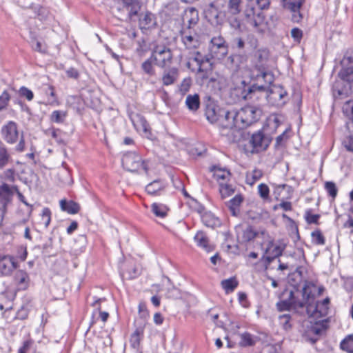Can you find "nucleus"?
<instances>
[{
    "instance_id": "7",
    "label": "nucleus",
    "mask_w": 353,
    "mask_h": 353,
    "mask_svg": "<svg viewBox=\"0 0 353 353\" xmlns=\"http://www.w3.org/2000/svg\"><path fill=\"white\" fill-rule=\"evenodd\" d=\"M189 59L196 63L198 65V74L200 75L202 80L208 79L209 73L212 70L211 58L208 55L203 56L199 51H194Z\"/></svg>"
},
{
    "instance_id": "53",
    "label": "nucleus",
    "mask_w": 353,
    "mask_h": 353,
    "mask_svg": "<svg viewBox=\"0 0 353 353\" xmlns=\"http://www.w3.org/2000/svg\"><path fill=\"white\" fill-rule=\"evenodd\" d=\"M320 218V214H312L311 210H307L305 212V219L306 222L308 224H319V219Z\"/></svg>"
},
{
    "instance_id": "15",
    "label": "nucleus",
    "mask_w": 353,
    "mask_h": 353,
    "mask_svg": "<svg viewBox=\"0 0 353 353\" xmlns=\"http://www.w3.org/2000/svg\"><path fill=\"white\" fill-rule=\"evenodd\" d=\"M270 142L271 139L261 132L253 134L250 140L252 146V152L259 153L265 151Z\"/></svg>"
},
{
    "instance_id": "19",
    "label": "nucleus",
    "mask_w": 353,
    "mask_h": 353,
    "mask_svg": "<svg viewBox=\"0 0 353 353\" xmlns=\"http://www.w3.org/2000/svg\"><path fill=\"white\" fill-rule=\"evenodd\" d=\"M269 57V52L266 49L257 50L254 53L255 68L259 71L261 68H267V61Z\"/></svg>"
},
{
    "instance_id": "12",
    "label": "nucleus",
    "mask_w": 353,
    "mask_h": 353,
    "mask_svg": "<svg viewBox=\"0 0 353 353\" xmlns=\"http://www.w3.org/2000/svg\"><path fill=\"white\" fill-rule=\"evenodd\" d=\"M211 54L210 58H216L217 59H223L228 52V47L225 43V41L223 37L219 36L213 37L211 39V47H210Z\"/></svg>"
},
{
    "instance_id": "64",
    "label": "nucleus",
    "mask_w": 353,
    "mask_h": 353,
    "mask_svg": "<svg viewBox=\"0 0 353 353\" xmlns=\"http://www.w3.org/2000/svg\"><path fill=\"white\" fill-rule=\"evenodd\" d=\"M288 300H290L294 307H299L300 308H303L305 306L306 303L303 301H296L294 296V293L293 291L290 292L289 298Z\"/></svg>"
},
{
    "instance_id": "24",
    "label": "nucleus",
    "mask_w": 353,
    "mask_h": 353,
    "mask_svg": "<svg viewBox=\"0 0 353 353\" xmlns=\"http://www.w3.org/2000/svg\"><path fill=\"white\" fill-rule=\"evenodd\" d=\"M197 246L202 248L207 252L212 251V248L209 245V239L206 234L203 231H198L194 237Z\"/></svg>"
},
{
    "instance_id": "45",
    "label": "nucleus",
    "mask_w": 353,
    "mask_h": 353,
    "mask_svg": "<svg viewBox=\"0 0 353 353\" xmlns=\"http://www.w3.org/2000/svg\"><path fill=\"white\" fill-rule=\"evenodd\" d=\"M240 345L243 347L253 346L255 345V341L250 333L245 332L241 334Z\"/></svg>"
},
{
    "instance_id": "47",
    "label": "nucleus",
    "mask_w": 353,
    "mask_h": 353,
    "mask_svg": "<svg viewBox=\"0 0 353 353\" xmlns=\"http://www.w3.org/2000/svg\"><path fill=\"white\" fill-rule=\"evenodd\" d=\"M258 74H256V77H261L264 81L268 83H272L274 80L273 74L271 72H270L267 68H261V70L258 71Z\"/></svg>"
},
{
    "instance_id": "29",
    "label": "nucleus",
    "mask_w": 353,
    "mask_h": 353,
    "mask_svg": "<svg viewBox=\"0 0 353 353\" xmlns=\"http://www.w3.org/2000/svg\"><path fill=\"white\" fill-rule=\"evenodd\" d=\"M144 326L141 325L136 328L134 332L131 334L130 339V345L133 349H138L140 345L141 336H143Z\"/></svg>"
},
{
    "instance_id": "8",
    "label": "nucleus",
    "mask_w": 353,
    "mask_h": 353,
    "mask_svg": "<svg viewBox=\"0 0 353 353\" xmlns=\"http://www.w3.org/2000/svg\"><path fill=\"white\" fill-rule=\"evenodd\" d=\"M287 246L283 240H279L278 245H274V239L268 241L265 250V254L262 259L265 260L266 265H270L275 259L283 254Z\"/></svg>"
},
{
    "instance_id": "32",
    "label": "nucleus",
    "mask_w": 353,
    "mask_h": 353,
    "mask_svg": "<svg viewBox=\"0 0 353 353\" xmlns=\"http://www.w3.org/2000/svg\"><path fill=\"white\" fill-rule=\"evenodd\" d=\"M343 113L350 120L347 122V127L350 129V125H353V100L346 101L342 108Z\"/></svg>"
},
{
    "instance_id": "13",
    "label": "nucleus",
    "mask_w": 353,
    "mask_h": 353,
    "mask_svg": "<svg viewBox=\"0 0 353 353\" xmlns=\"http://www.w3.org/2000/svg\"><path fill=\"white\" fill-rule=\"evenodd\" d=\"M330 299L326 297L322 301H317L315 304L309 303L306 305L307 313L313 317H324L327 315Z\"/></svg>"
},
{
    "instance_id": "1",
    "label": "nucleus",
    "mask_w": 353,
    "mask_h": 353,
    "mask_svg": "<svg viewBox=\"0 0 353 353\" xmlns=\"http://www.w3.org/2000/svg\"><path fill=\"white\" fill-rule=\"evenodd\" d=\"M242 11V0H228L223 10L224 17L230 27L237 32H242L239 14Z\"/></svg>"
},
{
    "instance_id": "30",
    "label": "nucleus",
    "mask_w": 353,
    "mask_h": 353,
    "mask_svg": "<svg viewBox=\"0 0 353 353\" xmlns=\"http://www.w3.org/2000/svg\"><path fill=\"white\" fill-rule=\"evenodd\" d=\"M132 124L137 130H143L146 132L148 130V123L146 120L140 114H135L130 117Z\"/></svg>"
},
{
    "instance_id": "55",
    "label": "nucleus",
    "mask_w": 353,
    "mask_h": 353,
    "mask_svg": "<svg viewBox=\"0 0 353 353\" xmlns=\"http://www.w3.org/2000/svg\"><path fill=\"white\" fill-rule=\"evenodd\" d=\"M29 308L27 305H23L16 313L15 318L19 320H25L29 314Z\"/></svg>"
},
{
    "instance_id": "49",
    "label": "nucleus",
    "mask_w": 353,
    "mask_h": 353,
    "mask_svg": "<svg viewBox=\"0 0 353 353\" xmlns=\"http://www.w3.org/2000/svg\"><path fill=\"white\" fill-rule=\"evenodd\" d=\"M41 221L45 228H47L51 221V211L48 208H44L41 212Z\"/></svg>"
},
{
    "instance_id": "35",
    "label": "nucleus",
    "mask_w": 353,
    "mask_h": 353,
    "mask_svg": "<svg viewBox=\"0 0 353 353\" xmlns=\"http://www.w3.org/2000/svg\"><path fill=\"white\" fill-rule=\"evenodd\" d=\"M185 105L191 111L197 110L200 105L199 96L197 94L188 95L185 99Z\"/></svg>"
},
{
    "instance_id": "59",
    "label": "nucleus",
    "mask_w": 353,
    "mask_h": 353,
    "mask_svg": "<svg viewBox=\"0 0 353 353\" xmlns=\"http://www.w3.org/2000/svg\"><path fill=\"white\" fill-rule=\"evenodd\" d=\"M191 86V79L190 78L184 79L179 85V92L182 94H185L188 92Z\"/></svg>"
},
{
    "instance_id": "60",
    "label": "nucleus",
    "mask_w": 353,
    "mask_h": 353,
    "mask_svg": "<svg viewBox=\"0 0 353 353\" xmlns=\"http://www.w3.org/2000/svg\"><path fill=\"white\" fill-rule=\"evenodd\" d=\"M291 37L294 41L299 43L303 38V31L299 28H294L291 30Z\"/></svg>"
},
{
    "instance_id": "40",
    "label": "nucleus",
    "mask_w": 353,
    "mask_h": 353,
    "mask_svg": "<svg viewBox=\"0 0 353 353\" xmlns=\"http://www.w3.org/2000/svg\"><path fill=\"white\" fill-rule=\"evenodd\" d=\"M340 347L343 351L348 353H353V334H349L343 339L341 343Z\"/></svg>"
},
{
    "instance_id": "21",
    "label": "nucleus",
    "mask_w": 353,
    "mask_h": 353,
    "mask_svg": "<svg viewBox=\"0 0 353 353\" xmlns=\"http://www.w3.org/2000/svg\"><path fill=\"white\" fill-rule=\"evenodd\" d=\"M236 89L241 90V97L246 99L248 95L256 90H263L264 87L263 85H249L246 83L245 81L241 80L239 85H236Z\"/></svg>"
},
{
    "instance_id": "57",
    "label": "nucleus",
    "mask_w": 353,
    "mask_h": 353,
    "mask_svg": "<svg viewBox=\"0 0 353 353\" xmlns=\"http://www.w3.org/2000/svg\"><path fill=\"white\" fill-rule=\"evenodd\" d=\"M210 21L211 23L216 25H219L223 23V19L219 16L217 10H212L209 12Z\"/></svg>"
},
{
    "instance_id": "46",
    "label": "nucleus",
    "mask_w": 353,
    "mask_h": 353,
    "mask_svg": "<svg viewBox=\"0 0 353 353\" xmlns=\"http://www.w3.org/2000/svg\"><path fill=\"white\" fill-rule=\"evenodd\" d=\"M288 132V130H285L281 134L276 137L274 144V147L276 148H283L285 145V143L289 139Z\"/></svg>"
},
{
    "instance_id": "44",
    "label": "nucleus",
    "mask_w": 353,
    "mask_h": 353,
    "mask_svg": "<svg viewBox=\"0 0 353 353\" xmlns=\"http://www.w3.org/2000/svg\"><path fill=\"white\" fill-rule=\"evenodd\" d=\"M66 115L67 113L65 111L54 110L51 113L50 119L53 123H61L64 121Z\"/></svg>"
},
{
    "instance_id": "33",
    "label": "nucleus",
    "mask_w": 353,
    "mask_h": 353,
    "mask_svg": "<svg viewBox=\"0 0 353 353\" xmlns=\"http://www.w3.org/2000/svg\"><path fill=\"white\" fill-rule=\"evenodd\" d=\"M156 25V19L152 13L147 12L140 19L141 28L150 29Z\"/></svg>"
},
{
    "instance_id": "26",
    "label": "nucleus",
    "mask_w": 353,
    "mask_h": 353,
    "mask_svg": "<svg viewBox=\"0 0 353 353\" xmlns=\"http://www.w3.org/2000/svg\"><path fill=\"white\" fill-rule=\"evenodd\" d=\"M14 279L20 290H26L28 288L29 276L26 271H17L14 274Z\"/></svg>"
},
{
    "instance_id": "38",
    "label": "nucleus",
    "mask_w": 353,
    "mask_h": 353,
    "mask_svg": "<svg viewBox=\"0 0 353 353\" xmlns=\"http://www.w3.org/2000/svg\"><path fill=\"white\" fill-rule=\"evenodd\" d=\"M177 78V70L174 68L165 72L162 77V81L164 85H170L174 83Z\"/></svg>"
},
{
    "instance_id": "4",
    "label": "nucleus",
    "mask_w": 353,
    "mask_h": 353,
    "mask_svg": "<svg viewBox=\"0 0 353 353\" xmlns=\"http://www.w3.org/2000/svg\"><path fill=\"white\" fill-rule=\"evenodd\" d=\"M3 139L9 143H14L19 139V143L16 147L17 152H22L24 150L25 143L23 134L20 135L17 124L14 121H9L3 125L1 130Z\"/></svg>"
},
{
    "instance_id": "14",
    "label": "nucleus",
    "mask_w": 353,
    "mask_h": 353,
    "mask_svg": "<svg viewBox=\"0 0 353 353\" xmlns=\"http://www.w3.org/2000/svg\"><path fill=\"white\" fill-rule=\"evenodd\" d=\"M39 94L41 98L40 103L50 106H57L59 105L58 97L52 85L49 84L43 85L39 88Z\"/></svg>"
},
{
    "instance_id": "37",
    "label": "nucleus",
    "mask_w": 353,
    "mask_h": 353,
    "mask_svg": "<svg viewBox=\"0 0 353 353\" xmlns=\"http://www.w3.org/2000/svg\"><path fill=\"white\" fill-rule=\"evenodd\" d=\"M221 284L225 292L228 294L233 292L237 288L239 282L235 277H231L230 279L223 280Z\"/></svg>"
},
{
    "instance_id": "28",
    "label": "nucleus",
    "mask_w": 353,
    "mask_h": 353,
    "mask_svg": "<svg viewBox=\"0 0 353 353\" xmlns=\"http://www.w3.org/2000/svg\"><path fill=\"white\" fill-rule=\"evenodd\" d=\"M198 21V12L196 9L192 8L185 11L183 18V24L185 26L188 23V28L190 29L192 25H195Z\"/></svg>"
},
{
    "instance_id": "50",
    "label": "nucleus",
    "mask_w": 353,
    "mask_h": 353,
    "mask_svg": "<svg viewBox=\"0 0 353 353\" xmlns=\"http://www.w3.org/2000/svg\"><path fill=\"white\" fill-rule=\"evenodd\" d=\"M312 237L313 238L314 243L316 245H323L325 243V239L324 236L320 230H316L312 232Z\"/></svg>"
},
{
    "instance_id": "63",
    "label": "nucleus",
    "mask_w": 353,
    "mask_h": 353,
    "mask_svg": "<svg viewBox=\"0 0 353 353\" xmlns=\"http://www.w3.org/2000/svg\"><path fill=\"white\" fill-rule=\"evenodd\" d=\"M10 100V95L8 92L5 90L0 96V110L5 108Z\"/></svg>"
},
{
    "instance_id": "61",
    "label": "nucleus",
    "mask_w": 353,
    "mask_h": 353,
    "mask_svg": "<svg viewBox=\"0 0 353 353\" xmlns=\"http://www.w3.org/2000/svg\"><path fill=\"white\" fill-rule=\"evenodd\" d=\"M259 194L263 199H267L269 197L270 190L268 186L265 183H261L258 186Z\"/></svg>"
},
{
    "instance_id": "5",
    "label": "nucleus",
    "mask_w": 353,
    "mask_h": 353,
    "mask_svg": "<svg viewBox=\"0 0 353 353\" xmlns=\"http://www.w3.org/2000/svg\"><path fill=\"white\" fill-rule=\"evenodd\" d=\"M217 125L221 129L222 134L225 130H228L233 133L236 129H239L237 110L226 108L219 110V119Z\"/></svg>"
},
{
    "instance_id": "56",
    "label": "nucleus",
    "mask_w": 353,
    "mask_h": 353,
    "mask_svg": "<svg viewBox=\"0 0 353 353\" xmlns=\"http://www.w3.org/2000/svg\"><path fill=\"white\" fill-rule=\"evenodd\" d=\"M291 319V315L290 314H285L280 315L279 316V320L281 324L283 325V327L285 330H288L292 327L291 324L290 323V321Z\"/></svg>"
},
{
    "instance_id": "23",
    "label": "nucleus",
    "mask_w": 353,
    "mask_h": 353,
    "mask_svg": "<svg viewBox=\"0 0 353 353\" xmlns=\"http://www.w3.org/2000/svg\"><path fill=\"white\" fill-rule=\"evenodd\" d=\"M60 208L62 211L66 212L70 214H75L80 210V205L77 202L66 199L60 201Z\"/></svg>"
},
{
    "instance_id": "17",
    "label": "nucleus",
    "mask_w": 353,
    "mask_h": 353,
    "mask_svg": "<svg viewBox=\"0 0 353 353\" xmlns=\"http://www.w3.org/2000/svg\"><path fill=\"white\" fill-rule=\"evenodd\" d=\"M12 188H11L7 183H3L0 185V203L1 206V208H3L7 210L8 205L11 202L14 192L12 190Z\"/></svg>"
},
{
    "instance_id": "16",
    "label": "nucleus",
    "mask_w": 353,
    "mask_h": 353,
    "mask_svg": "<svg viewBox=\"0 0 353 353\" xmlns=\"http://www.w3.org/2000/svg\"><path fill=\"white\" fill-rule=\"evenodd\" d=\"M17 262L14 256L0 254V273L3 276H9L17 268Z\"/></svg>"
},
{
    "instance_id": "22",
    "label": "nucleus",
    "mask_w": 353,
    "mask_h": 353,
    "mask_svg": "<svg viewBox=\"0 0 353 353\" xmlns=\"http://www.w3.org/2000/svg\"><path fill=\"white\" fill-rule=\"evenodd\" d=\"M243 199V195L238 194L226 203V205L229 208L232 215L236 216L239 214L240 212L239 208Z\"/></svg>"
},
{
    "instance_id": "20",
    "label": "nucleus",
    "mask_w": 353,
    "mask_h": 353,
    "mask_svg": "<svg viewBox=\"0 0 353 353\" xmlns=\"http://www.w3.org/2000/svg\"><path fill=\"white\" fill-rule=\"evenodd\" d=\"M283 7L294 12L292 18L294 21H298L301 17L299 13L300 8L303 0H282Z\"/></svg>"
},
{
    "instance_id": "25",
    "label": "nucleus",
    "mask_w": 353,
    "mask_h": 353,
    "mask_svg": "<svg viewBox=\"0 0 353 353\" xmlns=\"http://www.w3.org/2000/svg\"><path fill=\"white\" fill-rule=\"evenodd\" d=\"M203 223L208 228H216L221 225L220 220L211 212H205L201 215Z\"/></svg>"
},
{
    "instance_id": "51",
    "label": "nucleus",
    "mask_w": 353,
    "mask_h": 353,
    "mask_svg": "<svg viewBox=\"0 0 353 353\" xmlns=\"http://www.w3.org/2000/svg\"><path fill=\"white\" fill-rule=\"evenodd\" d=\"M325 189L327 194L332 198H335L338 193L336 184L332 181H327L325 183Z\"/></svg>"
},
{
    "instance_id": "27",
    "label": "nucleus",
    "mask_w": 353,
    "mask_h": 353,
    "mask_svg": "<svg viewBox=\"0 0 353 353\" xmlns=\"http://www.w3.org/2000/svg\"><path fill=\"white\" fill-rule=\"evenodd\" d=\"M221 109L214 105H208L205 110L206 119L211 123H216L217 125L219 119V110Z\"/></svg>"
},
{
    "instance_id": "41",
    "label": "nucleus",
    "mask_w": 353,
    "mask_h": 353,
    "mask_svg": "<svg viewBox=\"0 0 353 353\" xmlns=\"http://www.w3.org/2000/svg\"><path fill=\"white\" fill-rule=\"evenodd\" d=\"M257 232H256L252 226L248 225L245 230L243 231L242 234V241L243 242H250L252 241L257 235Z\"/></svg>"
},
{
    "instance_id": "52",
    "label": "nucleus",
    "mask_w": 353,
    "mask_h": 353,
    "mask_svg": "<svg viewBox=\"0 0 353 353\" xmlns=\"http://www.w3.org/2000/svg\"><path fill=\"white\" fill-rule=\"evenodd\" d=\"M211 171L216 170L219 171L221 173L216 172L215 176H216L217 179H222L224 180L229 177L231 174L230 172L226 169H221L220 168H218L216 165L212 166V168L210 169Z\"/></svg>"
},
{
    "instance_id": "34",
    "label": "nucleus",
    "mask_w": 353,
    "mask_h": 353,
    "mask_svg": "<svg viewBox=\"0 0 353 353\" xmlns=\"http://www.w3.org/2000/svg\"><path fill=\"white\" fill-rule=\"evenodd\" d=\"M181 39L188 49L196 48L199 45L198 40L192 35L185 34V31H181Z\"/></svg>"
},
{
    "instance_id": "6",
    "label": "nucleus",
    "mask_w": 353,
    "mask_h": 353,
    "mask_svg": "<svg viewBox=\"0 0 353 353\" xmlns=\"http://www.w3.org/2000/svg\"><path fill=\"white\" fill-rule=\"evenodd\" d=\"M154 63L161 68L169 67L172 63L173 54L170 48L164 45H157L152 50Z\"/></svg>"
},
{
    "instance_id": "39",
    "label": "nucleus",
    "mask_w": 353,
    "mask_h": 353,
    "mask_svg": "<svg viewBox=\"0 0 353 353\" xmlns=\"http://www.w3.org/2000/svg\"><path fill=\"white\" fill-rule=\"evenodd\" d=\"M311 287H315V285L312 283V282H309V281H305V284L302 288V295H303V299L305 300V306L309 303V301L310 299H314V294H312V291L310 290Z\"/></svg>"
},
{
    "instance_id": "18",
    "label": "nucleus",
    "mask_w": 353,
    "mask_h": 353,
    "mask_svg": "<svg viewBox=\"0 0 353 353\" xmlns=\"http://www.w3.org/2000/svg\"><path fill=\"white\" fill-rule=\"evenodd\" d=\"M167 183L163 179H155L149 183L145 188V192L152 196L159 195L161 192L164 190Z\"/></svg>"
},
{
    "instance_id": "31",
    "label": "nucleus",
    "mask_w": 353,
    "mask_h": 353,
    "mask_svg": "<svg viewBox=\"0 0 353 353\" xmlns=\"http://www.w3.org/2000/svg\"><path fill=\"white\" fill-rule=\"evenodd\" d=\"M341 64L342 66L341 70L347 69L348 73L352 70V72L353 73V49L347 51L341 61Z\"/></svg>"
},
{
    "instance_id": "36",
    "label": "nucleus",
    "mask_w": 353,
    "mask_h": 353,
    "mask_svg": "<svg viewBox=\"0 0 353 353\" xmlns=\"http://www.w3.org/2000/svg\"><path fill=\"white\" fill-rule=\"evenodd\" d=\"M235 190L236 188L231 184L219 183V192L222 199L230 196L235 192Z\"/></svg>"
},
{
    "instance_id": "43",
    "label": "nucleus",
    "mask_w": 353,
    "mask_h": 353,
    "mask_svg": "<svg viewBox=\"0 0 353 353\" xmlns=\"http://www.w3.org/2000/svg\"><path fill=\"white\" fill-rule=\"evenodd\" d=\"M152 210L157 216L163 218L167 215L168 208L163 204L153 203Z\"/></svg>"
},
{
    "instance_id": "58",
    "label": "nucleus",
    "mask_w": 353,
    "mask_h": 353,
    "mask_svg": "<svg viewBox=\"0 0 353 353\" xmlns=\"http://www.w3.org/2000/svg\"><path fill=\"white\" fill-rule=\"evenodd\" d=\"M19 92L21 97L26 98L28 101H32L34 98L32 91L25 86H22Z\"/></svg>"
},
{
    "instance_id": "9",
    "label": "nucleus",
    "mask_w": 353,
    "mask_h": 353,
    "mask_svg": "<svg viewBox=\"0 0 353 353\" xmlns=\"http://www.w3.org/2000/svg\"><path fill=\"white\" fill-rule=\"evenodd\" d=\"M245 17L248 24L251 26L256 32H262L265 27V17L260 10H256L253 7L245 10Z\"/></svg>"
},
{
    "instance_id": "48",
    "label": "nucleus",
    "mask_w": 353,
    "mask_h": 353,
    "mask_svg": "<svg viewBox=\"0 0 353 353\" xmlns=\"http://www.w3.org/2000/svg\"><path fill=\"white\" fill-rule=\"evenodd\" d=\"M123 3L128 7H130V14L136 15L140 8L139 3L135 0H123Z\"/></svg>"
},
{
    "instance_id": "3",
    "label": "nucleus",
    "mask_w": 353,
    "mask_h": 353,
    "mask_svg": "<svg viewBox=\"0 0 353 353\" xmlns=\"http://www.w3.org/2000/svg\"><path fill=\"white\" fill-rule=\"evenodd\" d=\"M239 129L252 125L257 122L261 115V109L256 105H248L237 110Z\"/></svg>"
},
{
    "instance_id": "11",
    "label": "nucleus",
    "mask_w": 353,
    "mask_h": 353,
    "mask_svg": "<svg viewBox=\"0 0 353 353\" xmlns=\"http://www.w3.org/2000/svg\"><path fill=\"white\" fill-rule=\"evenodd\" d=\"M266 97L272 105L282 106L285 103L288 94L282 86L273 85L268 90Z\"/></svg>"
},
{
    "instance_id": "2",
    "label": "nucleus",
    "mask_w": 353,
    "mask_h": 353,
    "mask_svg": "<svg viewBox=\"0 0 353 353\" xmlns=\"http://www.w3.org/2000/svg\"><path fill=\"white\" fill-rule=\"evenodd\" d=\"M352 70L348 73L347 69L341 70L338 74V78L335 81L332 92L335 98L343 99L347 97L352 90L353 73Z\"/></svg>"
},
{
    "instance_id": "62",
    "label": "nucleus",
    "mask_w": 353,
    "mask_h": 353,
    "mask_svg": "<svg viewBox=\"0 0 353 353\" xmlns=\"http://www.w3.org/2000/svg\"><path fill=\"white\" fill-rule=\"evenodd\" d=\"M32 48L34 50L45 53L46 52V47L45 45H43L41 42L37 40L32 41Z\"/></svg>"
},
{
    "instance_id": "42",
    "label": "nucleus",
    "mask_w": 353,
    "mask_h": 353,
    "mask_svg": "<svg viewBox=\"0 0 353 353\" xmlns=\"http://www.w3.org/2000/svg\"><path fill=\"white\" fill-rule=\"evenodd\" d=\"M154 63V59H152V56L150 57L148 59L143 62L141 64V68L144 71V72L150 76H152L155 74V70L152 65Z\"/></svg>"
},
{
    "instance_id": "10",
    "label": "nucleus",
    "mask_w": 353,
    "mask_h": 353,
    "mask_svg": "<svg viewBox=\"0 0 353 353\" xmlns=\"http://www.w3.org/2000/svg\"><path fill=\"white\" fill-rule=\"evenodd\" d=\"M121 163L125 170L130 172H138L139 170H143L145 174L148 173L147 164L141 159V156H123Z\"/></svg>"
},
{
    "instance_id": "54",
    "label": "nucleus",
    "mask_w": 353,
    "mask_h": 353,
    "mask_svg": "<svg viewBox=\"0 0 353 353\" xmlns=\"http://www.w3.org/2000/svg\"><path fill=\"white\" fill-rule=\"evenodd\" d=\"M294 306L290 300H282L276 303V308L279 312L290 311Z\"/></svg>"
}]
</instances>
